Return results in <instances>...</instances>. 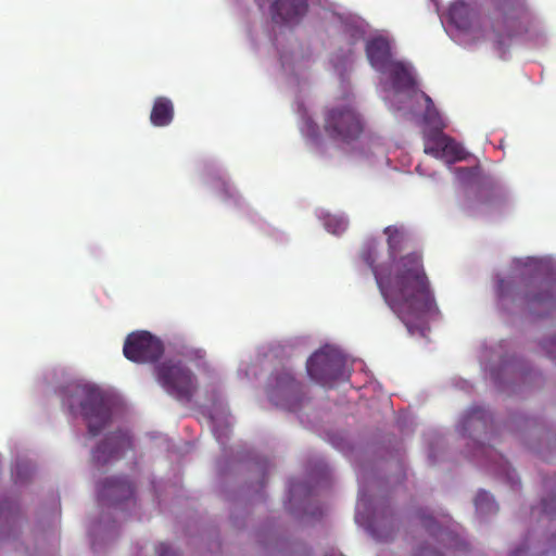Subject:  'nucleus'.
Instances as JSON below:
<instances>
[{
    "label": "nucleus",
    "instance_id": "4",
    "mask_svg": "<svg viewBox=\"0 0 556 556\" xmlns=\"http://www.w3.org/2000/svg\"><path fill=\"white\" fill-rule=\"evenodd\" d=\"M306 374L314 382L331 388L345 377V357L338 349L326 345L306 361Z\"/></svg>",
    "mask_w": 556,
    "mask_h": 556
},
{
    "label": "nucleus",
    "instance_id": "14",
    "mask_svg": "<svg viewBox=\"0 0 556 556\" xmlns=\"http://www.w3.org/2000/svg\"><path fill=\"white\" fill-rule=\"evenodd\" d=\"M174 119V104L165 97H157L153 100L150 123L156 127H167Z\"/></svg>",
    "mask_w": 556,
    "mask_h": 556
},
{
    "label": "nucleus",
    "instance_id": "15",
    "mask_svg": "<svg viewBox=\"0 0 556 556\" xmlns=\"http://www.w3.org/2000/svg\"><path fill=\"white\" fill-rule=\"evenodd\" d=\"M384 236H387V250H389V257L393 258L401 251L405 249L408 237L402 226H387L383 229Z\"/></svg>",
    "mask_w": 556,
    "mask_h": 556
},
{
    "label": "nucleus",
    "instance_id": "18",
    "mask_svg": "<svg viewBox=\"0 0 556 556\" xmlns=\"http://www.w3.org/2000/svg\"><path fill=\"white\" fill-rule=\"evenodd\" d=\"M16 523V504L10 498L0 497V529L12 530Z\"/></svg>",
    "mask_w": 556,
    "mask_h": 556
},
{
    "label": "nucleus",
    "instance_id": "10",
    "mask_svg": "<svg viewBox=\"0 0 556 556\" xmlns=\"http://www.w3.org/2000/svg\"><path fill=\"white\" fill-rule=\"evenodd\" d=\"M132 484L124 477L108 478L98 488V498L103 504L118 505L132 497Z\"/></svg>",
    "mask_w": 556,
    "mask_h": 556
},
{
    "label": "nucleus",
    "instance_id": "3",
    "mask_svg": "<svg viewBox=\"0 0 556 556\" xmlns=\"http://www.w3.org/2000/svg\"><path fill=\"white\" fill-rule=\"evenodd\" d=\"M324 130L336 141L350 142L362 135L364 122L351 103H339L326 110Z\"/></svg>",
    "mask_w": 556,
    "mask_h": 556
},
{
    "label": "nucleus",
    "instance_id": "32",
    "mask_svg": "<svg viewBox=\"0 0 556 556\" xmlns=\"http://www.w3.org/2000/svg\"><path fill=\"white\" fill-rule=\"evenodd\" d=\"M542 507H544V513L545 514H549L551 510H548V503H546V500H544V502H542Z\"/></svg>",
    "mask_w": 556,
    "mask_h": 556
},
{
    "label": "nucleus",
    "instance_id": "27",
    "mask_svg": "<svg viewBox=\"0 0 556 556\" xmlns=\"http://www.w3.org/2000/svg\"><path fill=\"white\" fill-rule=\"evenodd\" d=\"M508 41L509 36H503L498 34L497 38H495V49H497V52L501 53V55H504Z\"/></svg>",
    "mask_w": 556,
    "mask_h": 556
},
{
    "label": "nucleus",
    "instance_id": "21",
    "mask_svg": "<svg viewBox=\"0 0 556 556\" xmlns=\"http://www.w3.org/2000/svg\"><path fill=\"white\" fill-rule=\"evenodd\" d=\"M420 97H422L426 103L425 115H422L426 125L440 127L442 122L440 121L439 111L434 108L433 100L424 91H420Z\"/></svg>",
    "mask_w": 556,
    "mask_h": 556
},
{
    "label": "nucleus",
    "instance_id": "24",
    "mask_svg": "<svg viewBox=\"0 0 556 556\" xmlns=\"http://www.w3.org/2000/svg\"><path fill=\"white\" fill-rule=\"evenodd\" d=\"M475 505H477L478 511L490 513L492 509L491 495L485 491L478 492L477 498H475Z\"/></svg>",
    "mask_w": 556,
    "mask_h": 556
},
{
    "label": "nucleus",
    "instance_id": "22",
    "mask_svg": "<svg viewBox=\"0 0 556 556\" xmlns=\"http://www.w3.org/2000/svg\"><path fill=\"white\" fill-rule=\"evenodd\" d=\"M324 226L329 233L341 235L345 231L346 220L341 216L328 214L324 217Z\"/></svg>",
    "mask_w": 556,
    "mask_h": 556
},
{
    "label": "nucleus",
    "instance_id": "13",
    "mask_svg": "<svg viewBox=\"0 0 556 556\" xmlns=\"http://www.w3.org/2000/svg\"><path fill=\"white\" fill-rule=\"evenodd\" d=\"M379 72L389 73V76H391L392 88L397 92H414L420 94L421 91L416 89V79L414 78L410 68H408L404 63H391L387 65V68Z\"/></svg>",
    "mask_w": 556,
    "mask_h": 556
},
{
    "label": "nucleus",
    "instance_id": "12",
    "mask_svg": "<svg viewBox=\"0 0 556 556\" xmlns=\"http://www.w3.org/2000/svg\"><path fill=\"white\" fill-rule=\"evenodd\" d=\"M365 51L371 67L378 72H383L386 66L395 62L390 59V41L383 36H375L366 41Z\"/></svg>",
    "mask_w": 556,
    "mask_h": 556
},
{
    "label": "nucleus",
    "instance_id": "29",
    "mask_svg": "<svg viewBox=\"0 0 556 556\" xmlns=\"http://www.w3.org/2000/svg\"><path fill=\"white\" fill-rule=\"evenodd\" d=\"M415 556H440V554L427 546H420Z\"/></svg>",
    "mask_w": 556,
    "mask_h": 556
},
{
    "label": "nucleus",
    "instance_id": "25",
    "mask_svg": "<svg viewBox=\"0 0 556 556\" xmlns=\"http://www.w3.org/2000/svg\"><path fill=\"white\" fill-rule=\"evenodd\" d=\"M475 457H482L485 460H494L497 458L496 453H494V451L491 447L484 445H478L477 453H475ZM498 462H502L501 457H498Z\"/></svg>",
    "mask_w": 556,
    "mask_h": 556
},
{
    "label": "nucleus",
    "instance_id": "8",
    "mask_svg": "<svg viewBox=\"0 0 556 556\" xmlns=\"http://www.w3.org/2000/svg\"><path fill=\"white\" fill-rule=\"evenodd\" d=\"M269 400L293 410L301 402V384L293 379L288 370L279 371L273 376Z\"/></svg>",
    "mask_w": 556,
    "mask_h": 556
},
{
    "label": "nucleus",
    "instance_id": "19",
    "mask_svg": "<svg viewBox=\"0 0 556 556\" xmlns=\"http://www.w3.org/2000/svg\"><path fill=\"white\" fill-rule=\"evenodd\" d=\"M432 156L438 160H444L448 164H454L465 160V150L457 141H454V143H445V149Z\"/></svg>",
    "mask_w": 556,
    "mask_h": 556
},
{
    "label": "nucleus",
    "instance_id": "34",
    "mask_svg": "<svg viewBox=\"0 0 556 556\" xmlns=\"http://www.w3.org/2000/svg\"><path fill=\"white\" fill-rule=\"evenodd\" d=\"M256 3H258L260 8H263V5H265V0H256Z\"/></svg>",
    "mask_w": 556,
    "mask_h": 556
},
{
    "label": "nucleus",
    "instance_id": "6",
    "mask_svg": "<svg viewBox=\"0 0 556 556\" xmlns=\"http://www.w3.org/2000/svg\"><path fill=\"white\" fill-rule=\"evenodd\" d=\"M163 352L161 340L147 331L131 332L124 342V356L132 363H154Z\"/></svg>",
    "mask_w": 556,
    "mask_h": 556
},
{
    "label": "nucleus",
    "instance_id": "31",
    "mask_svg": "<svg viewBox=\"0 0 556 556\" xmlns=\"http://www.w3.org/2000/svg\"><path fill=\"white\" fill-rule=\"evenodd\" d=\"M219 185H220V189H223V195H225V198H230L232 197L233 194L231 193V188L229 187V185H227L225 181L220 180L219 181Z\"/></svg>",
    "mask_w": 556,
    "mask_h": 556
},
{
    "label": "nucleus",
    "instance_id": "5",
    "mask_svg": "<svg viewBox=\"0 0 556 556\" xmlns=\"http://www.w3.org/2000/svg\"><path fill=\"white\" fill-rule=\"evenodd\" d=\"M161 387L174 399L189 403L195 392L194 374L180 362H163L155 367Z\"/></svg>",
    "mask_w": 556,
    "mask_h": 556
},
{
    "label": "nucleus",
    "instance_id": "16",
    "mask_svg": "<svg viewBox=\"0 0 556 556\" xmlns=\"http://www.w3.org/2000/svg\"><path fill=\"white\" fill-rule=\"evenodd\" d=\"M448 20L459 30L470 27V7L460 0L452 2L448 7Z\"/></svg>",
    "mask_w": 556,
    "mask_h": 556
},
{
    "label": "nucleus",
    "instance_id": "26",
    "mask_svg": "<svg viewBox=\"0 0 556 556\" xmlns=\"http://www.w3.org/2000/svg\"><path fill=\"white\" fill-rule=\"evenodd\" d=\"M503 11L514 10L518 12L525 11V2L522 0H501Z\"/></svg>",
    "mask_w": 556,
    "mask_h": 556
},
{
    "label": "nucleus",
    "instance_id": "11",
    "mask_svg": "<svg viewBox=\"0 0 556 556\" xmlns=\"http://www.w3.org/2000/svg\"><path fill=\"white\" fill-rule=\"evenodd\" d=\"M306 0H275L271 3V21L277 25H294L306 14Z\"/></svg>",
    "mask_w": 556,
    "mask_h": 556
},
{
    "label": "nucleus",
    "instance_id": "7",
    "mask_svg": "<svg viewBox=\"0 0 556 556\" xmlns=\"http://www.w3.org/2000/svg\"><path fill=\"white\" fill-rule=\"evenodd\" d=\"M497 295L498 300L505 301H521L525 305L533 308L535 306H544L549 311L554 304L553 286L551 283H544L540 286V291L536 294L530 292L525 293L523 296L518 294L517 286L510 278L498 280L497 282Z\"/></svg>",
    "mask_w": 556,
    "mask_h": 556
},
{
    "label": "nucleus",
    "instance_id": "9",
    "mask_svg": "<svg viewBox=\"0 0 556 556\" xmlns=\"http://www.w3.org/2000/svg\"><path fill=\"white\" fill-rule=\"evenodd\" d=\"M127 450H132V441L127 432L118 430L109 434L105 441L93 450L92 460L96 465L104 466L113 459H119Z\"/></svg>",
    "mask_w": 556,
    "mask_h": 556
},
{
    "label": "nucleus",
    "instance_id": "30",
    "mask_svg": "<svg viewBox=\"0 0 556 556\" xmlns=\"http://www.w3.org/2000/svg\"><path fill=\"white\" fill-rule=\"evenodd\" d=\"M157 552H160V556H174L172 551H169V546L165 543L160 544V547H157Z\"/></svg>",
    "mask_w": 556,
    "mask_h": 556
},
{
    "label": "nucleus",
    "instance_id": "35",
    "mask_svg": "<svg viewBox=\"0 0 556 556\" xmlns=\"http://www.w3.org/2000/svg\"><path fill=\"white\" fill-rule=\"evenodd\" d=\"M498 469L503 470L505 472V465L504 463L498 464Z\"/></svg>",
    "mask_w": 556,
    "mask_h": 556
},
{
    "label": "nucleus",
    "instance_id": "33",
    "mask_svg": "<svg viewBox=\"0 0 556 556\" xmlns=\"http://www.w3.org/2000/svg\"><path fill=\"white\" fill-rule=\"evenodd\" d=\"M326 556H343L342 554H339L334 551H331L330 553L326 554Z\"/></svg>",
    "mask_w": 556,
    "mask_h": 556
},
{
    "label": "nucleus",
    "instance_id": "20",
    "mask_svg": "<svg viewBox=\"0 0 556 556\" xmlns=\"http://www.w3.org/2000/svg\"><path fill=\"white\" fill-rule=\"evenodd\" d=\"M455 140H453L451 137L441 134L435 132L428 140H426L425 144V153L433 156V154L440 153L441 150L444 149V144L453 143Z\"/></svg>",
    "mask_w": 556,
    "mask_h": 556
},
{
    "label": "nucleus",
    "instance_id": "2",
    "mask_svg": "<svg viewBox=\"0 0 556 556\" xmlns=\"http://www.w3.org/2000/svg\"><path fill=\"white\" fill-rule=\"evenodd\" d=\"M62 403L70 412L80 409V416L87 421L88 434L96 437L110 422L112 412L108 405L106 396L97 387L87 383H71L64 388Z\"/></svg>",
    "mask_w": 556,
    "mask_h": 556
},
{
    "label": "nucleus",
    "instance_id": "28",
    "mask_svg": "<svg viewBox=\"0 0 556 556\" xmlns=\"http://www.w3.org/2000/svg\"><path fill=\"white\" fill-rule=\"evenodd\" d=\"M544 350L549 357L556 359V336L544 341Z\"/></svg>",
    "mask_w": 556,
    "mask_h": 556
},
{
    "label": "nucleus",
    "instance_id": "1",
    "mask_svg": "<svg viewBox=\"0 0 556 556\" xmlns=\"http://www.w3.org/2000/svg\"><path fill=\"white\" fill-rule=\"evenodd\" d=\"M361 258L370 267L374 279L378 283L379 292L391 311L405 320L406 316L419 318L433 309V294L429 289L421 255L418 252L394 257V275H384L376 265L377 243L370 241L365 244Z\"/></svg>",
    "mask_w": 556,
    "mask_h": 556
},
{
    "label": "nucleus",
    "instance_id": "17",
    "mask_svg": "<svg viewBox=\"0 0 556 556\" xmlns=\"http://www.w3.org/2000/svg\"><path fill=\"white\" fill-rule=\"evenodd\" d=\"M486 420H489V414L481 407H472L462 421V431L466 433L470 429H477L478 427L485 428Z\"/></svg>",
    "mask_w": 556,
    "mask_h": 556
},
{
    "label": "nucleus",
    "instance_id": "23",
    "mask_svg": "<svg viewBox=\"0 0 556 556\" xmlns=\"http://www.w3.org/2000/svg\"><path fill=\"white\" fill-rule=\"evenodd\" d=\"M420 523L425 527L426 531L430 532V535L435 538L439 542H444L446 532L440 528L431 516L420 515Z\"/></svg>",
    "mask_w": 556,
    "mask_h": 556
}]
</instances>
